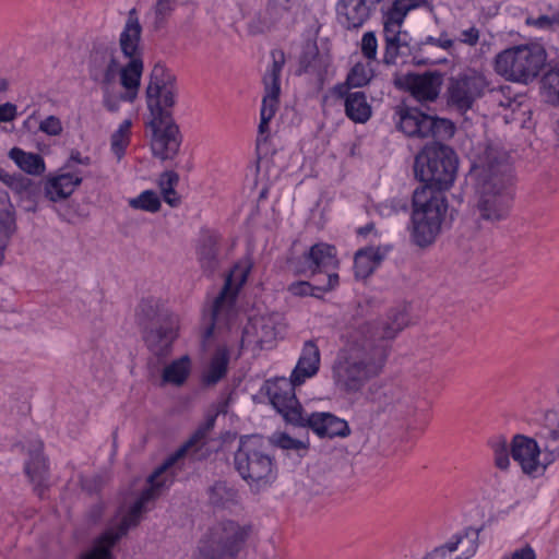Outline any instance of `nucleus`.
<instances>
[{"mask_svg":"<svg viewBox=\"0 0 559 559\" xmlns=\"http://www.w3.org/2000/svg\"><path fill=\"white\" fill-rule=\"evenodd\" d=\"M408 324L404 310L393 309L385 320L364 322L349 334L347 347L333 365L336 385L347 392L360 391L383 370L388 356V341Z\"/></svg>","mask_w":559,"mask_h":559,"instance_id":"nucleus-1","label":"nucleus"},{"mask_svg":"<svg viewBox=\"0 0 559 559\" xmlns=\"http://www.w3.org/2000/svg\"><path fill=\"white\" fill-rule=\"evenodd\" d=\"M145 94L151 115L148 127L152 130V153L163 160L171 159L181 144L179 128L170 111L178 94L175 75L164 64L156 63L150 74Z\"/></svg>","mask_w":559,"mask_h":559,"instance_id":"nucleus-2","label":"nucleus"},{"mask_svg":"<svg viewBox=\"0 0 559 559\" xmlns=\"http://www.w3.org/2000/svg\"><path fill=\"white\" fill-rule=\"evenodd\" d=\"M483 180L477 202L479 217L489 223L506 219L513 201L512 174L508 156L488 146L475 165Z\"/></svg>","mask_w":559,"mask_h":559,"instance_id":"nucleus-3","label":"nucleus"},{"mask_svg":"<svg viewBox=\"0 0 559 559\" xmlns=\"http://www.w3.org/2000/svg\"><path fill=\"white\" fill-rule=\"evenodd\" d=\"M86 69L88 79L99 86L102 104L109 112H117L121 103H134L139 96L142 78H132V82L123 81L126 63L121 64L116 49L106 44L93 45Z\"/></svg>","mask_w":559,"mask_h":559,"instance_id":"nucleus-4","label":"nucleus"},{"mask_svg":"<svg viewBox=\"0 0 559 559\" xmlns=\"http://www.w3.org/2000/svg\"><path fill=\"white\" fill-rule=\"evenodd\" d=\"M183 457V444L171 453L166 460L148 476V487L144 489L139 499L133 503L128 514H126L117 528L106 531L100 542L102 547L94 549L92 552L82 556L81 559H112L110 548L122 537L128 531L138 525L141 515L147 509V503L155 500L163 491L174 481V473L169 469Z\"/></svg>","mask_w":559,"mask_h":559,"instance_id":"nucleus-5","label":"nucleus"},{"mask_svg":"<svg viewBox=\"0 0 559 559\" xmlns=\"http://www.w3.org/2000/svg\"><path fill=\"white\" fill-rule=\"evenodd\" d=\"M412 207L411 238L416 246L428 247L441 233L448 212L447 198L441 191L418 187L413 193Z\"/></svg>","mask_w":559,"mask_h":559,"instance_id":"nucleus-6","label":"nucleus"},{"mask_svg":"<svg viewBox=\"0 0 559 559\" xmlns=\"http://www.w3.org/2000/svg\"><path fill=\"white\" fill-rule=\"evenodd\" d=\"M239 476L257 490L270 486L276 478V463L269 444L259 436H242L234 454Z\"/></svg>","mask_w":559,"mask_h":559,"instance_id":"nucleus-7","label":"nucleus"},{"mask_svg":"<svg viewBox=\"0 0 559 559\" xmlns=\"http://www.w3.org/2000/svg\"><path fill=\"white\" fill-rule=\"evenodd\" d=\"M457 156L448 145L432 142L424 146L414 162L415 177L421 187L443 191L450 189L457 171Z\"/></svg>","mask_w":559,"mask_h":559,"instance_id":"nucleus-8","label":"nucleus"},{"mask_svg":"<svg viewBox=\"0 0 559 559\" xmlns=\"http://www.w3.org/2000/svg\"><path fill=\"white\" fill-rule=\"evenodd\" d=\"M547 61V52L538 43L521 44L500 51L493 60L497 74L507 81L527 84L535 80Z\"/></svg>","mask_w":559,"mask_h":559,"instance_id":"nucleus-9","label":"nucleus"},{"mask_svg":"<svg viewBox=\"0 0 559 559\" xmlns=\"http://www.w3.org/2000/svg\"><path fill=\"white\" fill-rule=\"evenodd\" d=\"M251 535L250 525L224 520L211 526L194 559H238Z\"/></svg>","mask_w":559,"mask_h":559,"instance_id":"nucleus-10","label":"nucleus"},{"mask_svg":"<svg viewBox=\"0 0 559 559\" xmlns=\"http://www.w3.org/2000/svg\"><path fill=\"white\" fill-rule=\"evenodd\" d=\"M488 87L485 75L474 69H467L448 79L444 98L447 106L460 114L471 110Z\"/></svg>","mask_w":559,"mask_h":559,"instance_id":"nucleus-11","label":"nucleus"},{"mask_svg":"<svg viewBox=\"0 0 559 559\" xmlns=\"http://www.w3.org/2000/svg\"><path fill=\"white\" fill-rule=\"evenodd\" d=\"M142 35V25L139 20L138 11L132 8L128 12L124 26L119 35V49L122 56L128 60L123 72V81L132 82V78H142L144 71L143 53L140 47Z\"/></svg>","mask_w":559,"mask_h":559,"instance_id":"nucleus-12","label":"nucleus"},{"mask_svg":"<svg viewBox=\"0 0 559 559\" xmlns=\"http://www.w3.org/2000/svg\"><path fill=\"white\" fill-rule=\"evenodd\" d=\"M272 64L263 76L264 96L260 109L259 136L269 132V122L273 119L277 111L281 95V74L285 64V55L282 50H273L271 52Z\"/></svg>","mask_w":559,"mask_h":559,"instance_id":"nucleus-13","label":"nucleus"},{"mask_svg":"<svg viewBox=\"0 0 559 559\" xmlns=\"http://www.w3.org/2000/svg\"><path fill=\"white\" fill-rule=\"evenodd\" d=\"M301 385L285 377L267 380L264 384L265 393L272 406L283 416L287 424H300L304 408L295 394V388Z\"/></svg>","mask_w":559,"mask_h":559,"instance_id":"nucleus-14","label":"nucleus"},{"mask_svg":"<svg viewBox=\"0 0 559 559\" xmlns=\"http://www.w3.org/2000/svg\"><path fill=\"white\" fill-rule=\"evenodd\" d=\"M250 270L251 264L249 262L239 263L235 265L226 278L222 290L214 299L211 310V323L205 328L203 334L205 340L213 335L215 323L219 320L221 316H227L231 311L238 289L246 283Z\"/></svg>","mask_w":559,"mask_h":559,"instance_id":"nucleus-15","label":"nucleus"},{"mask_svg":"<svg viewBox=\"0 0 559 559\" xmlns=\"http://www.w3.org/2000/svg\"><path fill=\"white\" fill-rule=\"evenodd\" d=\"M378 411L394 418L411 415L415 411L414 396L401 384H383L372 397Z\"/></svg>","mask_w":559,"mask_h":559,"instance_id":"nucleus-16","label":"nucleus"},{"mask_svg":"<svg viewBox=\"0 0 559 559\" xmlns=\"http://www.w3.org/2000/svg\"><path fill=\"white\" fill-rule=\"evenodd\" d=\"M300 421L295 427L311 429L319 438H346L352 432L345 419L328 412L302 414Z\"/></svg>","mask_w":559,"mask_h":559,"instance_id":"nucleus-17","label":"nucleus"},{"mask_svg":"<svg viewBox=\"0 0 559 559\" xmlns=\"http://www.w3.org/2000/svg\"><path fill=\"white\" fill-rule=\"evenodd\" d=\"M478 532L466 528L457 533L443 545L436 547L424 559H468L477 549Z\"/></svg>","mask_w":559,"mask_h":559,"instance_id":"nucleus-18","label":"nucleus"},{"mask_svg":"<svg viewBox=\"0 0 559 559\" xmlns=\"http://www.w3.org/2000/svg\"><path fill=\"white\" fill-rule=\"evenodd\" d=\"M278 334L276 320L273 316H263L251 320L243 329L241 348L269 349Z\"/></svg>","mask_w":559,"mask_h":559,"instance_id":"nucleus-19","label":"nucleus"},{"mask_svg":"<svg viewBox=\"0 0 559 559\" xmlns=\"http://www.w3.org/2000/svg\"><path fill=\"white\" fill-rule=\"evenodd\" d=\"M165 319V323L144 329V342L150 352L157 357H165L170 353L179 328L178 317L166 316Z\"/></svg>","mask_w":559,"mask_h":559,"instance_id":"nucleus-20","label":"nucleus"},{"mask_svg":"<svg viewBox=\"0 0 559 559\" xmlns=\"http://www.w3.org/2000/svg\"><path fill=\"white\" fill-rule=\"evenodd\" d=\"M405 87L411 95L419 102H435L443 84V74L440 71L425 73H408L405 75Z\"/></svg>","mask_w":559,"mask_h":559,"instance_id":"nucleus-21","label":"nucleus"},{"mask_svg":"<svg viewBox=\"0 0 559 559\" xmlns=\"http://www.w3.org/2000/svg\"><path fill=\"white\" fill-rule=\"evenodd\" d=\"M540 454L543 451L534 439L522 435L513 438L511 456L520 464L525 474H534L539 466L544 467V460H539Z\"/></svg>","mask_w":559,"mask_h":559,"instance_id":"nucleus-22","label":"nucleus"},{"mask_svg":"<svg viewBox=\"0 0 559 559\" xmlns=\"http://www.w3.org/2000/svg\"><path fill=\"white\" fill-rule=\"evenodd\" d=\"M304 260L311 275L325 273L328 277L338 267L337 250L333 245L326 242L311 246L309 251L304 254Z\"/></svg>","mask_w":559,"mask_h":559,"instance_id":"nucleus-23","label":"nucleus"},{"mask_svg":"<svg viewBox=\"0 0 559 559\" xmlns=\"http://www.w3.org/2000/svg\"><path fill=\"white\" fill-rule=\"evenodd\" d=\"M544 455V468L559 459V412L548 411L537 433Z\"/></svg>","mask_w":559,"mask_h":559,"instance_id":"nucleus-24","label":"nucleus"},{"mask_svg":"<svg viewBox=\"0 0 559 559\" xmlns=\"http://www.w3.org/2000/svg\"><path fill=\"white\" fill-rule=\"evenodd\" d=\"M372 11L365 0H338L336 4L338 21L347 29L361 27Z\"/></svg>","mask_w":559,"mask_h":559,"instance_id":"nucleus-25","label":"nucleus"},{"mask_svg":"<svg viewBox=\"0 0 559 559\" xmlns=\"http://www.w3.org/2000/svg\"><path fill=\"white\" fill-rule=\"evenodd\" d=\"M391 245L370 246L358 250L354 258V271L357 278L369 276L391 251Z\"/></svg>","mask_w":559,"mask_h":559,"instance_id":"nucleus-26","label":"nucleus"},{"mask_svg":"<svg viewBox=\"0 0 559 559\" xmlns=\"http://www.w3.org/2000/svg\"><path fill=\"white\" fill-rule=\"evenodd\" d=\"M319 367L320 350L314 342L307 341L290 377L294 382L302 384L307 379L317 374Z\"/></svg>","mask_w":559,"mask_h":559,"instance_id":"nucleus-27","label":"nucleus"},{"mask_svg":"<svg viewBox=\"0 0 559 559\" xmlns=\"http://www.w3.org/2000/svg\"><path fill=\"white\" fill-rule=\"evenodd\" d=\"M81 183L82 177L79 174H60L46 181L45 195L50 201L58 202L69 198Z\"/></svg>","mask_w":559,"mask_h":559,"instance_id":"nucleus-28","label":"nucleus"},{"mask_svg":"<svg viewBox=\"0 0 559 559\" xmlns=\"http://www.w3.org/2000/svg\"><path fill=\"white\" fill-rule=\"evenodd\" d=\"M384 51L382 62L385 66L396 64L397 58L409 51L408 34L402 29H383Z\"/></svg>","mask_w":559,"mask_h":559,"instance_id":"nucleus-29","label":"nucleus"},{"mask_svg":"<svg viewBox=\"0 0 559 559\" xmlns=\"http://www.w3.org/2000/svg\"><path fill=\"white\" fill-rule=\"evenodd\" d=\"M166 316L177 317L164 307L160 299L154 297L142 299L136 309V319L144 329L165 323Z\"/></svg>","mask_w":559,"mask_h":559,"instance_id":"nucleus-30","label":"nucleus"},{"mask_svg":"<svg viewBox=\"0 0 559 559\" xmlns=\"http://www.w3.org/2000/svg\"><path fill=\"white\" fill-rule=\"evenodd\" d=\"M336 97L344 99L345 115L353 122L365 123L371 118L372 108L364 92H346Z\"/></svg>","mask_w":559,"mask_h":559,"instance_id":"nucleus-31","label":"nucleus"},{"mask_svg":"<svg viewBox=\"0 0 559 559\" xmlns=\"http://www.w3.org/2000/svg\"><path fill=\"white\" fill-rule=\"evenodd\" d=\"M25 472L32 483L36 485V490L39 496L43 495V487L47 480L48 466L45 456L43 455V442L36 441L32 449H29V460L25 465Z\"/></svg>","mask_w":559,"mask_h":559,"instance_id":"nucleus-32","label":"nucleus"},{"mask_svg":"<svg viewBox=\"0 0 559 559\" xmlns=\"http://www.w3.org/2000/svg\"><path fill=\"white\" fill-rule=\"evenodd\" d=\"M218 240L216 233L205 230L201 234L197 254L201 267L205 271L213 272L218 265Z\"/></svg>","mask_w":559,"mask_h":559,"instance_id":"nucleus-33","label":"nucleus"},{"mask_svg":"<svg viewBox=\"0 0 559 559\" xmlns=\"http://www.w3.org/2000/svg\"><path fill=\"white\" fill-rule=\"evenodd\" d=\"M524 24L538 32L552 33L559 29V4L548 3L538 14L527 13Z\"/></svg>","mask_w":559,"mask_h":559,"instance_id":"nucleus-34","label":"nucleus"},{"mask_svg":"<svg viewBox=\"0 0 559 559\" xmlns=\"http://www.w3.org/2000/svg\"><path fill=\"white\" fill-rule=\"evenodd\" d=\"M426 0H395L383 14V29H402L406 15L419 8Z\"/></svg>","mask_w":559,"mask_h":559,"instance_id":"nucleus-35","label":"nucleus"},{"mask_svg":"<svg viewBox=\"0 0 559 559\" xmlns=\"http://www.w3.org/2000/svg\"><path fill=\"white\" fill-rule=\"evenodd\" d=\"M229 362V350L226 346H218L214 352L207 369L202 374V382L206 385H214L227 373Z\"/></svg>","mask_w":559,"mask_h":559,"instance_id":"nucleus-36","label":"nucleus"},{"mask_svg":"<svg viewBox=\"0 0 559 559\" xmlns=\"http://www.w3.org/2000/svg\"><path fill=\"white\" fill-rule=\"evenodd\" d=\"M372 78V69L362 62H357L348 72L346 81L333 87L334 96H342L350 88L367 85Z\"/></svg>","mask_w":559,"mask_h":559,"instance_id":"nucleus-37","label":"nucleus"},{"mask_svg":"<svg viewBox=\"0 0 559 559\" xmlns=\"http://www.w3.org/2000/svg\"><path fill=\"white\" fill-rule=\"evenodd\" d=\"M338 285V274L332 273L319 284L312 285L309 282H295L288 286V292L294 296L305 297L314 296L320 297L321 293H326L334 289Z\"/></svg>","mask_w":559,"mask_h":559,"instance_id":"nucleus-38","label":"nucleus"},{"mask_svg":"<svg viewBox=\"0 0 559 559\" xmlns=\"http://www.w3.org/2000/svg\"><path fill=\"white\" fill-rule=\"evenodd\" d=\"M9 157L17 167L29 175H41L45 171L44 158L36 153H27L20 147H13L9 152Z\"/></svg>","mask_w":559,"mask_h":559,"instance_id":"nucleus-39","label":"nucleus"},{"mask_svg":"<svg viewBox=\"0 0 559 559\" xmlns=\"http://www.w3.org/2000/svg\"><path fill=\"white\" fill-rule=\"evenodd\" d=\"M190 372L191 359L188 355H183L164 368L162 380L164 383L180 386L187 381Z\"/></svg>","mask_w":559,"mask_h":559,"instance_id":"nucleus-40","label":"nucleus"},{"mask_svg":"<svg viewBox=\"0 0 559 559\" xmlns=\"http://www.w3.org/2000/svg\"><path fill=\"white\" fill-rule=\"evenodd\" d=\"M542 95L546 103L559 106V63H555L542 79Z\"/></svg>","mask_w":559,"mask_h":559,"instance_id":"nucleus-41","label":"nucleus"},{"mask_svg":"<svg viewBox=\"0 0 559 559\" xmlns=\"http://www.w3.org/2000/svg\"><path fill=\"white\" fill-rule=\"evenodd\" d=\"M17 229L15 210L0 213V265L4 260V252Z\"/></svg>","mask_w":559,"mask_h":559,"instance_id":"nucleus-42","label":"nucleus"},{"mask_svg":"<svg viewBox=\"0 0 559 559\" xmlns=\"http://www.w3.org/2000/svg\"><path fill=\"white\" fill-rule=\"evenodd\" d=\"M427 46H435L438 48H441L445 51H450L454 47V40L449 37V34L445 31H442L440 33L439 37L433 36H427L424 39H421L415 47L414 50V59L416 60V63L418 64H426V63H432L433 61L429 59H421L418 60V55H421L426 51Z\"/></svg>","mask_w":559,"mask_h":559,"instance_id":"nucleus-43","label":"nucleus"},{"mask_svg":"<svg viewBox=\"0 0 559 559\" xmlns=\"http://www.w3.org/2000/svg\"><path fill=\"white\" fill-rule=\"evenodd\" d=\"M132 121L130 119L123 120L118 129L111 134L110 148L114 155L121 159L126 154V150L130 143Z\"/></svg>","mask_w":559,"mask_h":559,"instance_id":"nucleus-44","label":"nucleus"},{"mask_svg":"<svg viewBox=\"0 0 559 559\" xmlns=\"http://www.w3.org/2000/svg\"><path fill=\"white\" fill-rule=\"evenodd\" d=\"M236 498L237 491L224 481H216L209 489V500L213 506L224 507L229 502H235Z\"/></svg>","mask_w":559,"mask_h":559,"instance_id":"nucleus-45","label":"nucleus"},{"mask_svg":"<svg viewBox=\"0 0 559 559\" xmlns=\"http://www.w3.org/2000/svg\"><path fill=\"white\" fill-rule=\"evenodd\" d=\"M429 136L441 143V141L449 140L454 135L455 127L454 123L444 118L432 117L429 123Z\"/></svg>","mask_w":559,"mask_h":559,"instance_id":"nucleus-46","label":"nucleus"},{"mask_svg":"<svg viewBox=\"0 0 559 559\" xmlns=\"http://www.w3.org/2000/svg\"><path fill=\"white\" fill-rule=\"evenodd\" d=\"M397 128L407 136L413 138L417 119H423V111L417 108L405 107L399 111Z\"/></svg>","mask_w":559,"mask_h":559,"instance_id":"nucleus-47","label":"nucleus"},{"mask_svg":"<svg viewBox=\"0 0 559 559\" xmlns=\"http://www.w3.org/2000/svg\"><path fill=\"white\" fill-rule=\"evenodd\" d=\"M9 188L22 200L31 201L36 194V187L32 180L21 174H16Z\"/></svg>","mask_w":559,"mask_h":559,"instance_id":"nucleus-48","label":"nucleus"},{"mask_svg":"<svg viewBox=\"0 0 559 559\" xmlns=\"http://www.w3.org/2000/svg\"><path fill=\"white\" fill-rule=\"evenodd\" d=\"M129 204L133 209H139L151 213H155L160 209V200L152 190L143 191L139 197L131 199Z\"/></svg>","mask_w":559,"mask_h":559,"instance_id":"nucleus-49","label":"nucleus"},{"mask_svg":"<svg viewBox=\"0 0 559 559\" xmlns=\"http://www.w3.org/2000/svg\"><path fill=\"white\" fill-rule=\"evenodd\" d=\"M179 177L175 171H166L162 175L159 186L166 203L176 206V200L169 198V193H175V186L178 183Z\"/></svg>","mask_w":559,"mask_h":559,"instance_id":"nucleus-50","label":"nucleus"},{"mask_svg":"<svg viewBox=\"0 0 559 559\" xmlns=\"http://www.w3.org/2000/svg\"><path fill=\"white\" fill-rule=\"evenodd\" d=\"M493 454H495V462L497 467L500 469H507L510 464L509 459V450L506 439H498L492 441L491 443Z\"/></svg>","mask_w":559,"mask_h":559,"instance_id":"nucleus-51","label":"nucleus"},{"mask_svg":"<svg viewBox=\"0 0 559 559\" xmlns=\"http://www.w3.org/2000/svg\"><path fill=\"white\" fill-rule=\"evenodd\" d=\"M360 49L362 56L371 61L377 60L378 40L374 32H366L361 37Z\"/></svg>","mask_w":559,"mask_h":559,"instance_id":"nucleus-52","label":"nucleus"},{"mask_svg":"<svg viewBox=\"0 0 559 559\" xmlns=\"http://www.w3.org/2000/svg\"><path fill=\"white\" fill-rule=\"evenodd\" d=\"M274 443L283 449V450H294L296 452H300V451H304L306 452L307 449H308V445L307 443H305L304 441L301 440H298V439H295V438H292L290 436H288L287 433H281L276 437V439L274 440Z\"/></svg>","mask_w":559,"mask_h":559,"instance_id":"nucleus-53","label":"nucleus"},{"mask_svg":"<svg viewBox=\"0 0 559 559\" xmlns=\"http://www.w3.org/2000/svg\"><path fill=\"white\" fill-rule=\"evenodd\" d=\"M39 130L48 135H59L62 132V123L56 116H49L39 124Z\"/></svg>","mask_w":559,"mask_h":559,"instance_id":"nucleus-54","label":"nucleus"},{"mask_svg":"<svg viewBox=\"0 0 559 559\" xmlns=\"http://www.w3.org/2000/svg\"><path fill=\"white\" fill-rule=\"evenodd\" d=\"M175 2L176 0H157L154 8L157 24L163 23L166 16L170 14L175 8Z\"/></svg>","mask_w":559,"mask_h":559,"instance_id":"nucleus-55","label":"nucleus"},{"mask_svg":"<svg viewBox=\"0 0 559 559\" xmlns=\"http://www.w3.org/2000/svg\"><path fill=\"white\" fill-rule=\"evenodd\" d=\"M318 57V47L317 45H308L302 55L300 57V66L305 72H309L311 70L312 60Z\"/></svg>","mask_w":559,"mask_h":559,"instance_id":"nucleus-56","label":"nucleus"},{"mask_svg":"<svg viewBox=\"0 0 559 559\" xmlns=\"http://www.w3.org/2000/svg\"><path fill=\"white\" fill-rule=\"evenodd\" d=\"M480 32L476 26H471L467 29H463L460 35V41L467 46H476L479 41Z\"/></svg>","mask_w":559,"mask_h":559,"instance_id":"nucleus-57","label":"nucleus"},{"mask_svg":"<svg viewBox=\"0 0 559 559\" xmlns=\"http://www.w3.org/2000/svg\"><path fill=\"white\" fill-rule=\"evenodd\" d=\"M431 116L423 112V119H417V123L415 124V133L413 138H429V123Z\"/></svg>","mask_w":559,"mask_h":559,"instance_id":"nucleus-58","label":"nucleus"},{"mask_svg":"<svg viewBox=\"0 0 559 559\" xmlns=\"http://www.w3.org/2000/svg\"><path fill=\"white\" fill-rule=\"evenodd\" d=\"M17 116V107L12 103H4L0 105V123L11 122Z\"/></svg>","mask_w":559,"mask_h":559,"instance_id":"nucleus-59","label":"nucleus"},{"mask_svg":"<svg viewBox=\"0 0 559 559\" xmlns=\"http://www.w3.org/2000/svg\"><path fill=\"white\" fill-rule=\"evenodd\" d=\"M502 559H536L535 551L528 545L516 549L511 556H504Z\"/></svg>","mask_w":559,"mask_h":559,"instance_id":"nucleus-60","label":"nucleus"},{"mask_svg":"<svg viewBox=\"0 0 559 559\" xmlns=\"http://www.w3.org/2000/svg\"><path fill=\"white\" fill-rule=\"evenodd\" d=\"M76 163L82 165H90L91 164V157L88 156H82L81 153L76 150L71 151L68 164L66 167H70V163Z\"/></svg>","mask_w":559,"mask_h":559,"instance_id":"nucleus-61","label":"nucleus"},{"mask_svg":"<svg viewBox=\"0 0 559 559\" xmlns=\"http://www.w3.org/2000/svg\"><path fill=\"white\" fill-rule=\"evenodd\" d=\"M14 206L11 203L9 193L3 189H0V213L13 210Z\"/></svg>","mask_w":559,"mask_h":559,"instance_id":"nucleus-62","label":"nucleus"},{"mask_svg":"<svg viewBox=\"0 0 559 559\" xmlns=\"http://www.w3.org/2000/svg\"><path fill=\"white\" fill-rule=\"evenodd\" d=\"M372 231H374V224L373 223H369L362 227H359L357 233L358 235L360 236H364V237H367L368 235H370Z\"/></svg>","mask_w":559,"mask_h":559,"instance_id":"nucleus-63","label":"nucleus"},{"mask_svg":"<svg viewBox=\"0 0 559 559\" xmlns=\"http://www.w3.org/2000/svg\"><path fill=\"white\" fill-rule=\"evenodd\" d=\"M16 174H9L8 171L3 170V169H0V180L7 185L8 187L10 186V181L13 180V178L15 177Z\"/></svg>","mask_w":559,"mask_h":559,"instance_id":"nucleus-64","label":"nucleus"}]
</instances>
